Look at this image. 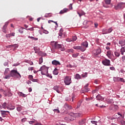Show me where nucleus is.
<instances>
[{"label": "nucleus", "mask_w": 125, "mask_h": 125, "mask_svg": "<svg viewBox=\"0 0 125 125\" xmlns=\"http://www.w3.org/2000/svg\"><path fill=\"white\" fill-rule=\"evenodd\" d=\"M43 60H42V57H41L39 59V64H41L42 63Z\"/></svg>", "instance_id": "c03bdc74"}, {"label": "nucleus", "mask_w": 125, "mask_h": 125, "mask_svg": "<svg viewBox=\"0 0 125 125\" xmlns=\"http://www.w3.org/2000/svg\"><path fill=\"white\" fill-rule=\"evenodd\" d=\"M81 76L83 78H86L87 77V73L85 72L83 74H82Z\"/></svg>", "instance_id": "f704fd0d"}, {"label": "nucleus", "mask_w": 125, "mask_h": 125, "mask_svg": "<svg viewBox=\"0 0 125 125\" xmlns=\"http://www.w3.org/2000/svg\"><path fill=\"white\" fill-rule=\"evenodd\" d=\"M120 53L118 52H115V56H116L117 57H119V56H120Z\"/></svg>", "instance_id": "a18cd8bd"}, {"label": "nucleus", "mask_w": 125, "mask_h": 125, "mask_svg": "<svg viewBox=\"0 0 125 125\" xmlns=\"http://www.w3.org/2000/svg\"><path fill=\"white\" fill-rule=\"evenodd\" d=\"M96 98L97 100H99V101H103V100H104V98L102 97L100 95H97Z\"/></svg>", "instance_id": "4468645a"}, {"label": "nucleus", "mask_w": 125, "mask_h": 125, "mask_svg": "<svg viewBox=\"0 0 125 125\" xmlns=\"http://www.w3.org/2000/svg\"><path fill=\"white\" fill-rule=\"evenodd\" d=\"M102 63L104 66H111L110 60L106 59H104L102 61Z\"/></svg>", "instance_id": "423d86ee"}, {"label": "nucleus", "mask_w": 125, "mask_h": 125, "mask_svg": "<svg viewBox=\"0 0 125 125\" xmlns=\"http://www.w3.org/2000/svg\"><path fill=\"white\" fill-rule=\"evenodd\" d=\"M28 78L29 79V80H30V81H32L33 80V75H29L28 76Z\"/></svg>", "instance_id": "3c124183"}, {"label": "nucleus", "mask_w": 125, "mask_h": 125, "mask_svg": "<svg viewBox=\"0 0 125 125\" xmlns=\"http://www.w3.org/2000/svg\"><path fill=\"white\" fill-rule=\"evenodd\" d=\"M26 121H27V119H26V118H23L21 119L22 123H24V122H26Z\"/></svg>", "instance_id": "6e6d98bb"}, {"label": "nucleus", "mask_w": 125, "mask_h": 125, "mask_svg": "<svg viewBox=\"0 0 125 125\" xmlns=\"http://www.w3.org/2000/svg\"><path fill=\"white\" fill-rule=\"evenodd\" d=\"M120 51L121 52H125V47H122L121 49H120Z\"/></svg>", "instance_id": "de8ad7c7"}, {"label": "nucleus", "mask_w": 125, "mask_h": 125, "mask_svg": "<svg viewBox=\"0 0 125 125\" xmlns=\"http://www.w3.org/2000/svg\"><path fill=\"white\" fill-rule=\"evenodd\" d=\"M54 46L55 49H59V48H60L61 51H64V50H65L64 46L62 44H58V42H54Z\"/></svg>", "instance_id": "7ed1b4c3"}, {"label": "nucleus", "mask_w": 125, "mask_h": 125, "mask_svg": "<svg viewBox=\"0 0 125 125\" xmlns=\"http://www.w3.org/2000/svg\"><path fill=\"white\" fill-rule=\"evenodd\" d=\"M6 38H10L11 37V34H7L6 35Z\"/></svg>", "instance_id": "0e129e2a"}, {"label": "nucleus", "mask_w": 125, "mask_h": 125, "mask_svg": "<svg viewBox=\"0 0 125 125\" xmlns=\"http://www.w3.org/2000/svg\"><path fill=\"white\" fill-rule=\"evenodd\" d=\"M91 124H93L94 125H97V121H91Z\"/></svg>", "instance_id": "49530a36"}, {"label": "nucleus", "mask_w": 125, "mask_h": 125, "mask_svg": "<svg viewBox=\"0 0 125 125\" xmlns=\"http://www.w3.org/2000/svg\"><path fill=\"white\" fill-rule=\"evenodd\" d=\"M53 111L54 112H55L56 113H57V114H59V113H60V111L59 110V108L58 107H57V109H54L53 110Z\"/></svg>", "instance_id": "c85d7f7f"}, {"label": "nucleus", "mask_w": 125, "mask_h": 125, "mask_svg": "<svg viewBox=\"0 0 125 125\" xmlns=\"http://www.w3.org/2000/svg\"><path fill=\"white\" fill-rule=\"evenodd\" d=\"M64 108H65L66 110H70V109H72V106L67 104H65L64 105Z\"/></svg>", "instance_id": "ddd939ff"}, {"label": "nucleus", "mask_w": 125, "mask_h": 125, "mask_svg": "<svg viewBox=\"0 0 125 125\" xmlns=\"http://www.w3.org/2000/svg\"><path fill=\"white\" fill-rule=\"evenodd\" d=\"M103 35L108 34V30L104 28L102 30Z\"/></svg>", "instance_id": "b1692460"}, {"label": "nucleus", "mask_w": 125, "mask_h": 125, "mask_svg": "<svg viewBox=\"0 0 125 125\" xmlns=\"http://www.w3.org/2000/svg\"><path fill=\"white\" fill-rule=\"evenodd\" d=\"M10 77H11V75H5V77H3L4 79H6V80H8L10 79Z\"/></svg>", "instance_id": "cd10ccee"}, {"label": "nucleus", "mask_w": 125, "mask_h": 125, "mask_svg": "<svg viewBox=\"0 0 125 125\" xmlns=\"http://www.w3.org/2000/svg\"><path fill=\"white\" fill-rule=\"evenodd\" d=\"M78 14L79 15L80 17H82L83 15H84L85 13L83 12H81V13H79V12H77Z\"/></svg>", "instance_id": "72a5a7b5"}, {"label": "nucleus", "mask_w": 125, "mask_h": 125, "mask_svg": "<svg viewBox=\"0 0 125 125\" xmlns=\"http://www.w3.org/2000/svg\"><path fill=\"white\" fill-rule=\"evenodd\" d=\"M73 5V4H70V5H69V9H73V7L72 6Z\"/></svg>", "instance_id": "e2e57ef3"}, {"label": "nucleus", "mask_w": 125, "mask_h": 125, "mask_svg": "<svg viewBox=\"0 0 125 125\" xmlns=\"http://www.w3.org/2000/svg\"><path fill=\"white\" fill-rule=\"evenodd\" d=\"M39 71H41L42 75L46 76V77L50 78V79H52V76L48 74V67L46 66L43 65L40 68Z\"/></svg>", "instance_id": "f257e3e1"}, {"label": "nucleus", "mask_w": 125, "mask_h": 125, "mask_svg": "<svg viewBox=\"0 0 125 125\" xmlns=\"http://www.w3.org/2000/svg\"><path fill=\"white\" fill-rule=\"evenodd\" d=\"M112 31H113V28H112V27L109 28L107 30V34H110V33H112Z\"/></svg>", "instance_id": "c9c22d12"}, {"label": "nucleus", "mask_w": 125, "mask_h": 125, "mask_svg": "<svg viewBox=\"0 0 125 125\" xmlns=\"http://www.w3.org/2000/svg\"><path fill=\"white\" fill-rule=\"evenodd\" d=\"M88 83H87L84 86V90L85 92H88L89 91V88L88 87Z\"/></svg>", "instance_id": "f3484780"}, {"label": "nucleus", "mask_w": 125, "mask_h": 125, "mask_svg": "<svg viewBox=\"0 0 125 125\" xmlns=\"http://www.w3.org/2000/svg\"><path fill=\"white\" fill-rule=\"evenodd\" d=\"M125 7V3L121 2L117 3V5H114V8L116 10L118 9H124Z\"/></svg>", "instance_id": "20e7f679"}, {"label": "nucleus", "mask_w": 125, "mask_h": 125, "mask_svg": "<svg viewBox=\"0 0 125 125\" xmlns=\"http://www.w3.org/2000/svg\"><path fill=\"white\" fill-rule=\"evenodd\" d=\"M16 45H17V44H14L13 45H9V46L11 47H15V48H16V47H18V46H16Z\"/></svg>", "instance_id": "a19ab883"}, {"label": "nucleus", "mask_w": 125, "mask_h": 125, "mask_svg": "<svg viewBox=\"0 0 125 125\" xmlns=\"http://www.w3.org/2000/svg\"><path fill=\"white\" fill-rule=\"evenodd\" d=\"M117 115H118V116H120V117H119V118H120V119H121V120H124V116H123V115H122L121 113L118 112L117 113Z\"/></svg>", "instance_id": "bb28decb"}, {"label": "nucleus", "mask_w": 125, "mask_h": 125, "mask_svg": "<svg viewBox=\"0 0 125 125\" xmlns=\"http://www.w3.org/2000/svg\"><path fill=\"white\" fill-rule=\"evenodd\" d=\"M17 111H18V112H21V110H22V106H19L17 108Z\"/></svg>", "instance_id": "e433bc0d"}, {"label": "nucleus", "mask_w": 125, "mask_h": 125, "mask_svg": "<svg viewBox=\"0 0 125 125\" xmlns=\"http://www.w3.org/2000/svg\"><path fill=\"white\" fill-rule=\"evenodd\" d=\"M72 116L74 118H76L77 117H81V114L80 113H73Z\"/></svg>", "instance_id": "412c9836"}, {"label": "nucleus", "mask_w": 125, "mask_h": 125, "mask_svg": "<svg viewBox=\"0 0 125 125\" xmlns=\"http://www.w3.org/2000/svg\"><path fill=\"white\" fill-rule=\"evenodd\" d=\"M119 44H120L121 46H124V45H125V41L120 40L119 41Z\"/></svg>", "instance_id": "2eb2a0df"}, {"label": "nucleus", "mask_w": 125, "mask_h": 125, "mask_svg": "<svg viewBox=\"0 0 125 125\" xmlns=\"http://www.w3.org/2000/svg\"><path fill=\"white\" fill-rule=\"evenodd\" d=\"M75 79L76 80H81L82 79V77H81V75L79 74H76L75 77Z\"/></svg>", "instance_id": "4be33fe9"}, {"label": "nucleus", "mask_w": 125, "mask_h": 125, "mask_svg": "<svg viewBox=\"0 0 125 125\" xmlns=\"http://www.w3.org/2000/svg\"><path fill=\"white\" fill-rule=\"evenodd\" d=\"M43 33L44 34H48V31H47V30H43Z\"/></svg>", "instance_id": "13d9d810"}, {"label": "nucleus", "mask_w": 125, "mask_h": 125, "mask_svg": "<svg viewBox=\"0 0 125 125\" xmlns=\"http://www.w3.org/2000/svg\"><path fill=\"white\" fill-rule=\"evenodd\" d=\"M2 107L4 109H5V108H6V103H4L2 104Z\"/></svg>", "instance_id": "ea45409f"}, {"label": "nucleus", "mask_w": 125, "mask_h": 125, "mask_svg": "<svg viewBox=\"0 0 125 125\" xmlns=\"http://www.w3.org/2000/svg\"><path fill=\"white\" fill-rule=\"evenodd\" d=\"M31 81H32V82H33V83H36V82H38V81H38V79H34L33 78Z\"/></svg>", "instance_id": "4d7b16f0"}, {"label": "nucleus", "mask_w": 125, "mask_h": 125, "mask_svg": "<svg viewBox=\"0 0 125 125\" xmlns=\"http://www.w3.org/2000/svg\"><path fill=\"white\" fill-rule=\"evenodd\" d=\"M106 4H110L111 3V0H105Z\"/></svg>", "instance_id": "4c0bfd02"}, {"label": "nucleus", "mask_w": 125, "mask_h": 125, "mask_svg": "<svg viewBox=\"0 0 125 125\" xmlns=\"http://www.w3.org/2000/svg\"><path fill=\"white\" fill-rule=\"evenodd\" d=\"M19 94L20 96H22V97H26V96H27V95L23 93L22 92H20Z\"/></svg>", "instance_id": "c756f323"}, {"label": "nucleus", "mask_w": 125, "mask_h": 125, "mask_svg": "<svg viewBox=\"0 0 125 125\" xmlns=\"http://www.w3.org/2000/svg\"><path fill=\"white\" fill-rule=\"evenodd\" d=\"M9 72V68H6L4 72V75L6 76V75L8 74Z\"/></svg>", "instance_id": "393cba45"}, {"label": "nucleus", "mask_w": 125, "mask_h": 125, "mask_svg": "<svg viewBox=\"0 0 125 125\" xmlns=\"http://www.w3.org/2000/svg\"><path fill=\"white\" fill-rule=\"evenodd\" d=\"M76 98V95L75 94H72V101H74V99Z\"/></svg>", "instance_id": "09e8293b"}, {"label": "nucleus", "mask_w": 125, "mask_h": 125, "mask_svg": "<svg viewBox=\"0 0 125 125\" xmlns=\"http://www.w3.org/2000/svg\"><path fill=\"white\" fill-rule=\"evenodd\" d=\"M0 113H1V116L3 117V118H5V116H7V113H9V111L0 110Z\"/></svg>", "instance_id": "0eeeda50"}, {"label": "nucleus", "mask_w": 125, "mask_h": 125, "mask_svg": "<svg viewBox=\"0 0 125 125\" xmlns=\"http://www.w3.org/2000/svg\"><path fill=\"white\" fill-rule=\"evenodd\" d=\"M94 25H95V28H97V27L98 26V23H94Z\"/></svg>", "instance_id": "774afa93"}, {"label": "nucleus", "mask_w": 125, "mask_h": 125, "mask_svg": "<svg viewBox=\"0 0 125 125\" xmlns=\"http://www.w3.org/2000/svg\"><path fill=\"white\" fill-rule=\"evenodd\" d=\"M8 65V61H7L4 63V66H7Z\"/></svg>", "instance_id": "5fc2aeb1"}, {"label": "nucleus", "mask_w": 125, "mask_h": 125, "mask_svg": "<svg viewBox=\"0 0 125 125\" xmlns=\"http://www.w3.org/2000/svg\"><path fill=\"white\" fill-rule=\"evenodd\" d=\"M117 121L119 123H120L122 125H125V121H124V119H120V117H118L117 118Z\"/></svg>", "instance_id": "9b49d317"}, {"label": "nucleus", "mask_w": 125, "mask_h": 125, "mask_svg": "<svg viewBox=\"0 0 125 125\" xmlns=\"http://www.w3.org/2000/svg\"><path fill=\"white\" fill-rule=\"evenodd\" d=\"M10 76L12 77H16L17 79H21V75L16 70H12L10 72Z\"/></svg>", "instance_id": "f03ea898"}, {"label": "nucleus", "mask_w": 125, "mask_h": 125, "mask_svg": "<svg viewBox=\"0 0 125 125\" xmlns=\"http://www.w3.org/2000/svg\"><path fill=\"white\" fill-rule=\"evenodd\" d=\"M3 94L4 96H8L9 97L10 96H12V93H11V92L9 91H8L7 92H6V91H4Z\"/></svg>", "instance_id": "9d476101"}, {"label": "nucleus", "mask_w": 125, "mask_h": 125, "mask_svg": "<svg viewBox=\"0 0 125 125\" xmlns=\"http://www.w3.org/2000/svg\"><path fill=\"white\" fill-rule=\"evenodd\" d=\"M35 121H36V120H34V121H29V124H30V125H33V124H34V123H35Z\"/></svg>", "instance_id": "8fccbe9b"}, {"label": "nucleus", "mask_w": 125, "mask_h": 125, "mask_svg": "<svg viewBox=\"0 0 125 125\" xmlns=\"http://www.w3.org/2000/svg\"><path fill=\"white\" fill-rule=\"evenodd\" d=\"M66 42H73L72 40V39H66Z\"/></svg>", "instance_id": "bf43d9fd"}, {"label": "nucleus", "mask_w": 125, "mask_h": 125, "mask_svg": "<svg viewBox=\"0 0 125 125\" xmlns=\"http://www.w3.org/2000/svg\"><path fill=\"white\" fill-rule=\"evenodd\" d=\"M28 70H29V71H33V67H29Z\"/></svg>", "instance_id": "680f3d73"}, {"label": "nucleus", "mask_w": 125, "mask_h": 125, "mask_svg": "<svg viewBox=\"0 0 125 125\" xmlns=\"http://www.w3.org/2000/svg\"><path fill=\"white\" fill-rule=\"evenodd\" d=\"M74 49H79L81 48V46H74L73 47Z\"/></svg>", "instance_id": "58836bf2"}, {"label": "nucleus", "mask_w": 125, "mask_h": 125, "mask_svg": "<svg viewBox=\"0 0 125 125\" xmlns=\"http://www.w3.org/2000/svg\"><path fill=\"white\" fill-rule=\"evenodd\" d=\"M68 10H69V9L65 8H64L63 10H61L59 13L60 14H63V13H66V12H67Z\"/></svg>", "instance_id": "a211bd4d"}, {"label": "nucleus", "mask_w": 125, "mask_h": 125, "mask_svg": "<svg viewBox=\"0 0 125 125\" xmlns=\"http://www.w3.org/2000/svg\"><path fill=\"white\" fill-rule=\"evenodd\" d=\"M53 89L56 90L58 93H60V91L59 90V87L58 86L56 85L53 87Z\"/></svg>", "instance_id": "6ab92c4d"}, {"label": "nucleus", "mask_w": 125, "mask_h": 125, "mask_svg": "<svg viewBox=\"0 0 125 125\" xmlns=\"http://www.w3.org/2000/svg\"><path fill=\"white\" fill-rule=\"evenodd\" d=\"M84 124H85V119L81 120L79 122L80 125H84Z\"/></svg>", "instance_id": "aec40b11"}, {"label": "nucleus", "mask_w": 125, "mask_h": 125, "mask_svg": "<svg viewBox=\"0 0 125 125\" xmlns=\"http://www.w3.org/2000/svg\"><path fill=\"white\" fill-rule=\"evenodd\" d=\"M81 45L82 46H84V47H87L88 46V43H87V42L85 41L84 42H83L82 43Z\"/></svg>", "instance_id": "dca6fc26"}, {"label": "nucleus", "mask_w": 125, "mask_h": 125, "mask_svg": "<svg viewBox=\"0 0 125 125\" xmlns=\"http://www.w3.org/2000/svg\"><path fill=\"white\" fill-rule=\"evenodd\" d=\"M112 54V52L111 51H108L106 52V56L108 58H111V55Z\"/></svg>", "instance_id": "5701e85b"}, {"label": "nucleus", "mask_w": 125, "mask_h": 125, "mask_svg": "<svg viewBox=\"0 0 125 125\" xmlns=\"http://www.w3.org/2000/svg\"><path fill=\"white\" fill-rule=\"evenodd\" d=\"M79 54H80V53L73 54H72V57L74 58H77V57L79 56Z\"/></svg>", "instance_id": "473e14b6"}, {"label": "nucleus", "mask_w": 125, "mask_h": 125, "mask_svg": "<svg viewBox=\"0 0 125 125\" xmlns=\"http://www.w3.org/2000/svg\"><path fill=\"white\" fill-rule=\"evenodd\" d=\"M122 61L125 62V56H123L122 57Z\"/></svg>", "instance_id": "338daca9"}, {"label": "nucleus", "mask_w": 125, "mask_h": 125, "mask_svg": "<svg viewBox=\"0 0 125 125\" xmlns=\"http://www.w3.org/2000/svg\"><path fill=\"white\" fill-rule=\"evenodd\" d=\"M109 68L111 71H115V67H110Z\"/></svg>", "instance_id": "052dcab7"}, {"label": "nucleus", "mask_w": 125, "mask_h": 125, "mask_svg": "<svg viewBox=\"0 0 125 125\" xmlns=\"http://www.w3.org/2000/svg\"><path fill=\"white\" fill-rule=\"evenodd\" d=\"M118 79H120V81H121V82H122V83H125V80L123 78H118Z\"/></svg>", "instance_id": "864d4df0"}, {"label": "nucleus", "mask_w": 125, "mask_h": 125, "mask_svg": "<svg viewBox=\"0 0 125 125\" xmlns=\"http://www.w3.org/2000/svg\"><path fill=\"white\" fill-rule=\"evenodd\" d=\"M53 75L55 76L57 75L58 74V70L57 69V68H55L54 71H53Z\"/></svg>", "instance_id": "a878e982"}, {"label": "nucleus", "mask_w": 125, "mask_h": 125, "mask_svg": "<svg viewBox=\"0 0 125 125\" xmlns=\"http://www.w3.org/2000/svg\"><path fill=\"white\" fill-rule=\"evenodd\" d=\"M52 65H54L55 66H57L58 65H61V63L59 61L54 60L52 62Z\"/></svg>", "instance_id": "6e6552de"}, {"label": "nucleus", "mask_w": 125, "mask_h": 125, "mask_svg": "<svg viewBox=\"0 0 125 125\" xmlns=\"http://www.w3.org/2000/svg\"><path fill=\"white\" fill-rule=\"evenodd\" d=\"M64 120L65 121H67V122H69V121H71L72 120H71V118L68 117H66L64 118Z\"/></svg>", "instance_id": "37998d69"}, {"label": "nucleus", "mask_w": 125, "mask_h": 125, "mask_svg": "<svg viewBox=\"0 0 125 125\" xmlns=\"http://www.w3.org/2000/svg\"><path fill=\"white\" fill-rule=\"evenodd\" d=\"M93 53L95 55H98V54H100V53H101V49H98L93 51Z\"/></svg>", "instance_id": "1a4fd4ad"}, {"label": "nucleus", "mask_w": 125, "mask_h": 125, "mask_svg": "<svg viewBox=\"0 0 125 125\" xmlns=\"http://www.w3.org/2000/svg\"><path fill=\"white\" fill-rule=\"evenodd\" d=\"M64 83L66 85H69L72 83L71 81V77L68 76H66L64 80Z\"/></svg>", "instance_id": "39448f33"}, {"label": "nucleus", "mask_w": 125, "mask_h": 125, "mask_svg": "<svg viewBox=\"0 0 125 125\" xmlns=\"http://www.w3.org/2000/svg\"><path fill=\"white\" fill-rule=\"evenodd\" d=\"M69 52H72L73 53L74 51V50L73 49H70L69 50H68Z\"/></svg>", "instance_id": "69168bd1"}, {"label": "nucleus", "mask_w": 125, "mask_h": 125, "mask_svg": "<svg viewBox=\"0 0 125 125\" xmlns=\"http://www.w3.org/2000/svg\"><path fill=\"white\" fill-rule=\"evenodd\" d=\"M23 29H25V28H20V29L19 30V33H20L21 34H23Z\"/></svg>", "instance_id": "79ce46f5"}, {"label": "nucleus", "mask_w": 125, "mask_h": 125, "mask_svg": "<svg viewBox=\"0 0 125 125\" xmlns=\"http://www.w3.org/2000/svg\"><path fill=\"white\" fill-rule=\"evenodd\" d=\"M25 30H29V31H34V28L31 27L30 28H27V29H25Z\"/></svg>", "instance_id": "603ef678"}, {"label": "nucleus", "mask_w": 125, "mask_h": 125, "mask_svg": "<svg viewBox=\"0 0 125 125\" xmlns=\"http://www.w3.org/2000/svg\"><path fill=\"white\" fill-rule=\"evenodd\" d=\"M77 38L76 36H72V38L71 39V40H72V42H76V41H77Z\"/></svg>", "instance_id": "2f4dec72"}, {"label": "nucleus", "mask_w": 125, "mask_h": 125, "mask_svg": "<svg viewBox=\"0 0 125 125\" xmlns=\"http://www.w3.org/2000/svg\"><path fill=\"white\" fill-rule=\"evenodd\" d=\"M8 21L6 22L5 25L3 26L2 31L3 33H6V30H5V29H6V27H7V25H8Z\"/></svg>", "instance_id": "f8f14e48"}, {"label": "nucleus", "mask_w": 125, "mask_h": 125, "mask_svg": "<svg viewBox=\"0 0 125 125\" xmlns=\"http://www.w3.org/2000/svg\"><path fill=\"white\" fill-rule=\"evenodd\" d=\"M86 49V48H85V47L80 46V50H81V51H85Z\"/></svg>", "instance_id": "7c9ffc66"}]
</instances>
